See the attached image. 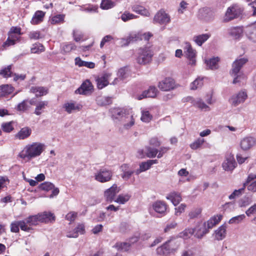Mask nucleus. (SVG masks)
<instances>
[{"instance_id":"f257e3e1","label":"nucleus","mask_w":256,"mask_h":256,"mask_svg":"<svg viewBox=\"0 0 256 256\" xmlns=\"http://www.w3.org/2000/svg\"><path fill=\"white\" fill-rule=\"evenodd\" d=\"M222 215L218 214L210 218L208 221L204 222H198L194 230V236L198 239H201L206 234H208L210 230L218 224L222 220Z\"/></svg>"},{"instance_id":"f03ea898","label":"nucleus","mask_w":256,"mask_h":256,"mask_svg":"<svg viewBox=\"0 0 256 256\" xmlns=\"http://www.w3.org/2000/svg\"><path fill=\"white\" fill-rule=\"evenodd\" d=\"M45 148L44 144L33 142L26 145L19 154L18 156L25 160H30L40 156Z\"/></svg>"},{"instance_id":"7ed1b4c3","label":"nucleus","mask_w":256,"mask_h":256,"mask_svg":"<svg viewBox=\"0 0 256 256\" xmlns=\"http://www.w3.org/2000/svg\"><path fill=\"white\" fill-rule=\"evenodd\" d=\"M248 61L247 58H242L235 60L232 64V68L230 72V76L234 78L232 83L244 84L246 80V76L240 71L242 68Z\"/></svg>"},{"instance_id":"20e7f679","label":"nucleus","mask_w":256,"mask_h":256,"mask_svg":"<svg viewBox=\"0 0 256 256\" xmlns=\"http://www.w3.org/2000/svg\"><path fill=\"white\" fill-rule=\"evenodd\" d=\"M152 56L149 48H141L138 50L136 61L139 64L144 65L151 62Z\"/></svg>"},{"instance_id":"39448f33","label":"nucleus","mask_w":256,"mask_h":256,"mask_svg":"<svg viewBox=\"0 0 256 256\" xmlns=\"http://www.w3.org/2000/svg\"><path fill=\"white\" fill-rule=\"evenodd\" d=\"M244 9L240 5L234 4L228 7L225 13L223 21L225 22L238 18L241 15Z\"/></svg>"},{"instance_id":"423d86ee","label":"nucleus","mask_w":256,"mask_h":256,"mask_svg":"<svg viewBox=\"0 0 256 256\" xmlns=\"http://www.w3.org/2000/svg\"><path fill=\"white\" fill-rule=\"evenodd\" d=\"M248 98V94L245 90L232 94L229 98L228 102L232 106L236 107L244 103Z\"/></svg>"},{"instance_id":"0eeeda50","label":"nucleus","mask_w":256,"mask_h":256,"mask_svg":"<svg viewBox=\"0 0 256 256\" xmlns=\"http://www.w3.org/2000/svg\"><path fill=\"white\" fill-rule=\"evenodd\" d=\"M112 176V172L106 168L100 169L94 175L95 179L100 182H105L110 181Z\"/></svg>"},{"instance_id":"6e6552de","label":"nucleus","mask_w":256,"mask_h":256,"mask_svg":"<svg viewBox=\"0 0 256 256\" xmlns=\"http://www.w3.org/2000/svg\"><path fill=\"white\" fill-rule=\"evenodd\" d=\"M256 144V138L253 136H247L240 141V147L244 151L250 150Z\"/></svg>"},{"instance_id":"1a4fd4ad","label":"nucleus","mask_w":256,"mask_h":256,"mask_svg":"<svg viewBox=\"0 0 256 256\" xmlns=\"http://www.w3.org/2000/svg\"><path fill=\"white\" fill-rule=\"evenodd\" d=\"M198 18L206 22H210L214 18V12L209 8H202L199 10Z\"/></svg>"},{"instance_id":"9d476101","label":"nucleus","mask_w":256,"mask_h":256,"mask_svg":"<svg viewBox=\"0 0 256 256\" xmlns=\"http://www.w3.org/2000/svg\"><path fill=\"white\" fill-rule=\"evenodd\" d=\"M152 208L157 214L161 216L166 214L168 209V205L162 200H156L152 204Z\"/></svg>"},{"instance_id":"9b49d317","label":"nucleus","mask_w":256,"mask_h":256,"mask_svg":"<svg viewBox=\"0 0 256 256\" xmlns=\"http://www.w3.org/2000/svg\"><path fill=\"white\" fill-rule=\"evenodd\" d=\"M111 76L112 74L110 72H104L98 76L96 78L98 88L101 90L107 86L109 84L108 80Z\"/></svg>"},{"instance_id":"f8f14e48","label":"nucleus","mask_w":256,"mask_h":256,"mask_svg":"<svg viewBox=\"0 0 256 256\" xmlns=\"http://www.w3.org/2000/svg\"><path fill=\"white\" fill-rule=\"evenodd\" d=\"M170 21V16L162 10L158 11L154 18V22L160 24H166L169 23Z\"/></svg>"},{"instance_id":"ddd939ff","label":"nucleus","mask_w":256,"mask_h":256,"mask_svg":"<svg viewBox=\"0 0 256 256\" xmlns=\"http://www.w3.org/2000/svg\"><path fill=\"white\" fill-rule=\"evenodd\" d=\"M93 90V86L88 80H85L80 88L76 89L75 93L76 94L87 95L90 94Z\"/></svg>"},{"instance_id":"4468645a","label":"nucleus","mask_w":256,"mask_h":256,"mask_svg":"<svg viewBox=\"0 0 256 256\" xmlns=\"http://www.w3.org/2000/svg\"><path fill=\"white\" fill-rule=\"evenodd\" d=\"M158 86L162 90L168 91L174 88L175 82L172 78H166L159 82Z\"/></svg>"},{"instance_id":"2eb2a0df","label":"nucleus","mask_w":256,"mask_h":256,"mask_svg":"<svg viewBox=\"0 0 256 256\" xmlns=\"http://www.w3.org/2000/svg\"><path fill=\"white\" fill-rule=\"evenodd\" d=\"M120 189L116 184H113L110 188L104 192V198L106 202H112L114 201V198L116 194L119 192Z\"/></svg>"},{"instance_id":"dca6fc26","label":"nucleus","mask_w":256,"mask_h":256,"mask_svg":"<svg viewBox=\"0 0 256 256\" xmlns=\"http://www.w3.org/2000/svg\"><path fill=\"white\" fill-rule=\"evenodd\" d=\"M19 228L22 230L28 232H30V228L28 226L25 225L24 221H16L12 222L10 224V230L12 232H18L20 230Z\"/></svg>"},{"instance_id":"f3484780","label":"nucleus","mask_w":256,"mask_h":256,"mask_svg":"<svg viewBox=\"0 0 256 256\" xmlns=\"http://www.w3.org/2000/svg\"><path fill=\"white\" fill-rule=\"evenodd\" d=\"M130 75V72L128 67H124L119 69L118 72V78H115L112 82V84H118L119 80H124L126 79Z\"/></svg>"},{"instance_id":"a211bd4d","label":"nucleus","mask_w":256,"mask_h":256,"mask_svg":"<svg viewBox=\"0 0 256 256\" xmlns=\"http://www.w3.org/2000/svg\"><path fill=\"white\" fill-rule=\"evenodd\" d=\"M112 116L114 118L122 119L129 112V110L119 108H112L110 110Z\"/></svg>"},{"instance_id":"6ab92c4d","label":"nucleus","mask_w":256,"mask_h":256,"mask_svg":"<svg viewBox=\"0 0 256 256\" xmlns=\"http://www.w3.org/2000/svg\"><path fill=\"white\" fill-rule=\"evenodd\" d=\"M236 163L232 156L226 157L222 164L223 169L226 171L232 170L236 166Z\"/></svg>"},{"instance_id":"aec40b11","label":"nucleus","mask_w":256,"mask_h":256,"mask_svg":"<svg viewBox=\"0 0 256 256\" xmlns=\"http://www.w3.org/2000/svg\"><path fill=\"white\" fill-rule=\"evenodd\" d=\"M246 34L248 40L256 42V22L246 27Z\"/></svg>"},{"instance_id":"412c9836","label":"nucleus","mask_w":256,"mask_h":256,"mask_svg":"<svg viewBox=\"0 0 256 256\" xmlns=\"http://www.w3.org/2000/svg\"><path fill=\"white\" fill-rule=\"evenodd\" d=\"M39 222H49L55 220L54 214L50 212H45L37 214Z\"/></svg>"},{"instance_id":"4be33fe9","label":"nucleus","mask_w":256,"mask_h":256,"mask_svg":"<svg viewBox=\"0 0 256 256\" xmlns=\"http://www.w3.org/2000/svg\"><path fill=\"white\" fill-rule=\"evenodd\" d=\"M158 91L155 86H150L148 90H144L138 96L139 100L145 98H154L156 96Z\"/></svg>"},{"instance_id":"5701e85b","label":"nucleus","mask_w":256,"mask_h":256,"mask_svg":"<svg viewBox=\"0 0 256 256\" xmlns=\"http://www.w3.org/2000/svg\"><path fill=\"white\" fill-rule=\"evenodd\" d=\"M85 232V228L84 224H80L74 229L72 232H70L67 233L66 236L68 238H76L79 234H82Z\"/></svg>"},{"instance_id":"b1692460","label":"nucleus","mask_w":256,"mask_h":256,"mask_svg":"<svg viewBox=\"0 0 256 256\" xmlns=\"http://www.w3.org/2000/svg\"><path fill=\"white\" fill-rule=\"evenodd\" d=\"M186 54L187 58L189 60V64L194 65L196 64V50L192 49L190 44H186Z\"/></svg>"},{"instance_id":"393cba45","label":"nucleus","mask_w":256,"mask_h":256,"mask_svg":"<svg viewBox=\"0 0 256 256\" xmlns=\"http://www.w3.org/2000/svg\"><path fill=\"white\" fill-rule=\"evenodd\" d=\"M31 128L29 127L26 126L22 128L15 135V137L19 140H24L29 137L31 134Z\"/></svg>"},{"instance_id":"a878e982","label":"nucleus","mask_w":256,"mask_h":256,"mask_svg":"<svg viewBox=\"0 0 256 256\" xmlns=\"http://www.w3.org/2000/svg\"><path fill=\"white\" fill-rule=\"evenodd\" d=\"M226 226L222 224L214 231V236L217 240H222L226 236Z\"/></svg>"},{"instance_id":"bb28decb","label":"nucleus","mask_w":256,"mask_h":256,"mask_svg":"<svg viewBox=\"0 0 256 256\" xmlns=\"http://www.w3.org/2000/svg\"><path fill=\"white\" fill-rule=\"evenodd\" d=\"M30 91L35 94L36 97H38L46 95L48 93V90L46 87L34 86L31 87Z\"/></svg>"},{"instance_id":"cd10ccee","label":"nucleus","mask_w":256,"mask_h":256,"mask_svg":"<svg viewBox=\"0 0 256 256\" xmlns=\"http://www.w3.org/2000/svg\"><path fill=\"white\" fill-rule=\"evenodd\" d=\"M124 121V128L126 130L130 129L132 126L135 122V120L133 116L130 114L129 112L126 115L122 118Z\"/></svg>"},{"instance_id":"c85d7f7f","label":"nucleus","mask_w":256,"mask_h":256,"mask_svg":"<svg viewBox=\"0 0 256 256\" xmlns=\"http://www.w3.org/2000/svg\"><path fill=\"white\" fill-rule=\"evenodd\" d=\"M167 200H170L174 206L178 205L182 200V198L178 192H172L166 196Z\"/></svg>"},{"instance_id":"c756f323","label":"nucleus","mask_w":256,"mask_h":256,"mask_svg":"<svg viewBox=\"0 0 256 256\" xmlns=\"http://www.w3.org/2000/svg\"><path fill=\"white\" fill-rule=\"evenodd\" d=\"M242 33L243 30L240 27H234L228 30L229 35L236 40L239 39L242 37Z\"/></svg>"},{"instance_id":"7c9ffc66","label":"nucleus","mask_w":256,"mask_h":256,"mask_svg":"<svg viewBox=\"0 0 256 256\" xmlns=\"http://www.w3.org/2000/svg\"><path fill=\"white\" fill-rule=\"evenodd\" d=\"M22 221H24L26 226H28L30 228V231L32 230V226H36L39 222L37 214L30 216Z\"/></svg>"},{"instance_id":"2f4dec72","label":"nucleus","mask_w":256,"mask_h":256,"mask_svg":"<svg viewBox=\"0 0 256 256\" xmlns=\"http://www.w3.org/2000/svg\"><path fill=\"white\" fill-rule=\"evenodd\" d=\"M172 252V250L168 244V242H166L161 246L156 249V252L161 256H168Z\"/></svg>"},{"instance_id":"473e14b6","label":"nucleus","mask_w":256,"mask_h":256,"mask_svg":"<svg viewBox=\"0 0 256 256\" xmlns=\"http://www.w3.org/2000/svg\"><path fill=\"white\" fill-rule=\"evenodd\" d=\"M8 36L6 42L4 44V46L14 45L16 42L20 41V36L10 32H8Z\"/></svg>"},{"instance_id":"72a5a7b5","label":"nucleus","mask_w":256,"mask_h":256,"mask_svg":"<svg viewBox=\"0 0 256 256\" xmlns=\"http://www.w3.org/2000/svg\"><path fill=\"white\" fill-rule=\"evenodd\" d=\"M45 12L41 10H38L32 18L30 21L32 24H37L42 22Z\"/></svg>"},{"instance_id":"f704fd0d","label":"nucleus","mask_w":256,"mask_h":256,"mask_svg":"<svg viewBox=\"0 0 256 256\" xmlns=\"http://www.w3.org/2000/svg\"><path fill=\"white\" fill-rule=\"evenodd\" d=\"M210 36L209 34H204L196 36L194 37V42L199 46H201Z\"/></svg>"},{"instance_id":"c9c22d12","label":"nucleus","mask_w":256,"mask_h":256,"mask_svg":"<svg viewBox=\"0 0 256 256\" xmlns=\"http://www.w3.org/2000/svg\"><path fill=\"white\" fill-rule=\"evenodd\" d=\"M75 64L80 67L85 66L90 68H93L95 66V64L92 62H86L82 60L79 57H77L74 60Z\"/></svg>"},{"instance_id":"e433bc0d","label":"nucleus","mask_w":256,"mask_h":256,"mask_svg":"<svg viewBox=\"0 0 256 256\" xmlns=\"http://www.w3.org/2000/svg\"><path fill=\"white\" fill-rule=\"evenodd\" d=\"M132 10L138 14L149 16L150 14L148 10L142 6L136 4L132 6Z\"/></svg>"},{"instance_id":"4c0bfd02","label":"nucleus","mask_w":256,"mask_h":256,"mask_svg":"<svg viewBox=\"0 0 256 256\" xmlns=\"http://www.w3.org/2000/svg\"><path fill=\"white\" fill-rule=\"evenodd\" d=\"M14 88L8 84L2 85L0 86V97L5 96L12 93Z\"/></svg>"},{"instance_id":"58836bf2","label":"nucleus","mask_w":256,"mask_h":256,"mask_svg":"<svg viewBox=\"0 0 256 256\" xmlns=\"http://www.w3.org/2000/svg\"><path fill=\"white\" fill-rule=\"evenodd\" d=\"M192 103L194 106H196L201 110H210V107L206 105L200 98H198L196 100H192Z\"/></svg>"},{"instance_id":"ea45409f","label":"nucleus","mask_w":256,"mask_h":256,"mask_svg":"<svg viewBox=\"0 0 256 256\" xmlns=\"http://www.w3.org/2000/svg\"><path fill=\"white\" fill-rule=\"evenodd\" d=\"M113 247L118 251L127 252L130 247V244L128 242H118Z\"/></svg>"},{"instance_id":"a19ab883","label":"nucleus","mask_w":256,"mask_h":256,"mask_svg":"<svg viewBox=\"0 0 256 256\" xmlns=\"http://www.w3.org/2000/svg\"><path fill=\"white\" fill-rule=\"evenodd\" d=\"M219 61L220 58L218 57H214L206 60V63L210 69L216 70L218 68V62Z\"/></svg>"},{"instance_id":"79ce46f5","label":"nucleus","mask_w":256,"mask_h":256,"mask_svg":"<svg viewBox=\"0 0 256 256\" xmlns=\"http://www.w3.org/2000/svg\"><path fill=\"white\" fill-rule=\"evenodd\" d=\"M96 101L97 104L100 106L108 105L112 102V98L108 96H98Z\"/></svg>"},{"instance_id":"37998d69","label":"nucleus","mask_w":256,"mask_h":256,"mask_svg":"<svg viewBox=\"0 0 256 256\" xmlns=\"http://www.w3.org/2000/svg\"><path fill=\"white\" fill-rule=\"evenodd\" d=\"M194 233V230L192 228H188L179 233L178 236L186 240L190 238Z\"/></svg>"},{"instance_id":"c03bdc74","label":"nucleus","mask_w":256,"mask_h":256,"mask_svg":"<svg viewBox=\"0 0 256 256\" xmlns=\"http://www.w3.org/2000/svg\"><path fill=\"white\" fill-rule=\"evenodd\" d=\"M76 48V46L74 43H64L62 46V52L63 54L68 53L72 50H75Z\"/></svg>"},{"instance_id":"a18cd8bd","label":"nucleus","mask_w":256,"mask_h":256,"mask_svg":"<svg viewBox=\"0 0 256 256\" xmlns=\"http://www.w3.org/2000/svg\"><path fill=\"white\" fill-rule=\"evenodd\" d=\"M246 214L248 217L254 216L252 221L256 224V204L250 206L246 211Z\"/></svg>"},{"instance_id":"49530a36","label":"nucleus","mask_w":256,"mask_h":256,"mask_svg":"<svg viewBox=\"0 0 256 256\" xmlns=\"http://www.w3.org/2000/svg\"><path fill=\"white\" fill-rule=\"evenodd\" d=\"M150 167L148 160L146 162H142L140 164V168L135 170V174L138 175L141 172L150 169Z\"/></svg>"},{"instance_id":"de8ad7c7","label":"nucleus","mask_w":256,"mask_h":256,"mask_svg":"<svg viewBox=\"0 0 256 256\" xmlns=\"http://www.w3.org/2000/svg\"><path fill=\"white\" fill-rule=\"evenodd\" d=\"M29 108L28 100H24L22 102L19 103L16 108L18 111L24 112L28 110Z\"/></svg>"},{"instance_id":"09e8293b","label":"nucleus","mask_w":256,"mask_h":256,"mask_svg":"<svg viewBox=\"0 0 256 256\" xmlns=\"http://www.w3.org/2000/svg\"><path fill=\"white\" fill-rule=\"evenodd\" d=\"M48 104V101H41L36 105V108L34 110V114L37 116H40L42 114L41 110L45 108Z\"/></svg>"},{"instance_id":"8fccbe9b","label":"nucleus","mask_w":256,"mask_h":256,"mask_svg":"<svg viewBox=\"0 0 256 256\" xmlns=\"http://www.w3.org/2000/svg\"><path fill=\"white\" fill-rule=\"evenodd\" d=\"M30 51L33 54H40L44 51V47L42 44L36 43L32 44Z\"/></svg>"},{"instance_id":"3c124183","label":"nucleus","mask_w":256,"mask_h":256,"mask_svg":"<svg viewBox=\"0 0 256 256\" xmlns=\"http://www.w3.org/2000/svg\"><path fill=\"white\" fill-rule=\"evenodd\" d=\"M204 78L198 77L190 84V88L195 90L202 86Z\"/></svg>"},{"instance_id":"603ef678","label":"nucleus","mask_w":256,"mask_h":256,"mask_svg":"<svg viewBox=\"0 0 256 256\" xmlns=\"http://www.w3.org/2000/svg\"><path fill=\"white\" fill-rule=\"evenodd\" d=\"M115 2L110 0H102L100 8L103 10H108L115 6Z\"/></svg>"},{"instance_id":"864d4df0","label":"nucleus","mask_w":256,"mask_h":256,"mask_svg":"<svg viewBox=\"0 0 256 256\" xmlns=\"http://www.w3.org/2000/svg\"><path fill=\"white\" fill-rule=\"evenodd\" d=\"M130 196L128 194H121L118 196L114 202L120 204H124L130 200Z\"/></svg>"},{"instance_id":"5fc2aeb1","label":"nucleus","mask_w":256,"mask_h":256,"mask_svg":"<svg viewBox=\"0 0 256 256\" xmlns=\"http://www.w3.org/2000/svg\"><path fill=\"white\" fill-rule=\"evenodd\" d=\"M146 154L148 158H155L158 154V149L152 148L150 146L146 147Z\"/></svg>"},{"instance_id":"6e6d98bb","label":"nucleus","mask_w":256,"mask_h":256,"mask_svg":"<svg viewBox=\"0 0 256 256\" xmlns=\"http://www.w3.org/2000/svg\"><path fill=\"white\" fill-rule=\"evenodd\" d=\"M64 108H65V110L68 114L72 113L73 110L80 109V106H76L74 103H66L64 105Z\"/></svg>"},{"instance_id":"4d7b16f0","label":"nucleus","mask_w":256,"mask_h":256,"mask_svg":"<svg viewBox=\"0 0 256 256\" xmlns=\"http://www.w3.org/2000/svg\"><path fill=\"white\" fill-rule=\"evenodd\" d=\"M152 116L150 114L148 110H143L142 111L141 120L144 122H149L152 119Z\"/></svg>"},{"instance_id":"13d9d810","label":"nucleus","mask_w":256,"mask_h":256,"mask_svg":"<svg viewBox=\"0 0 256 256\" xmlns=\"http://www.w3.org/2000/svg\"><path fill=\"white\" fill-rule=\"evenodd\" d=\"M64 14H57L52 17L50 20L52 24H59L64 22Z\"/></svg>"},{"instance_id":"bf43d9fd","label":"nucleus","mask_w":256,"mask_h":256,"mask_svg":"<svg viewBox=\"0 0 256 256\" xmlns=\"http://www.w3.org/2000/svg\"><path fill=\"white\" fill-rule=\"evenodd\" d=\"M246 218V216L244 214H240L231 218L228 223L230 224H237L242 222Z\"/></svg>"},{"instance_id":"052dcab7","label":"nucleus","mask_w":256,"mask_h":256,"mask_svg":"<svg viewBox=\"0 0 256 256\" xmlns=\"http://www.w3.org/2000/svg\"><path fill=\"white\" fill-rule=\"evenodd\" d=\"M245 188H244L243 186L242 188L234 190L233 192L229 196V199L233 200L240 196L244 193Z\"/></svg>"},{"instance_id":"680f3d73","label":"nucleus","mask_w":256,"mask_h":256,"mask_svg":"<svg viewBox=\"0 0 256 256\" xmlns=\"http://www.w3.org/2000/svg\"><path fill=\"white\" fill-rule=\"evenodd\" d=\"M251 200L250 198L248 197L244 196L239 200L238 204L240 208H243L249 206Z\"/></svg>"},{"instance_id":"e2e57ef3","label":"nucleus","mask_w":256,"mask_h":256,"mask_svg":"<svg viewBox=\"0 0 256 256\" xmlns=\"http://www.w3.org/2000/svg\"><path fill=\"white\" fill-rule=\"evenodd\" d=\"M204 140L202 138H199L190 144V147L192 150H196L199 148L204 143Z\"/></svg>"},{"instance_id":"0e129e2a","label":"nucleus","mask_w":256,"mask_h":256,"mask_svg":"<svg viewBox=\"0 0 256 256\" xmlns=\"http://www.w3.org/2000/svg\"><path fill=\"white\" fill-rule=\"evenodd\" d=\"M12 122L3 123L2 124V128L6 132H10L14 130Z\"/></svg>"},{"instance_id":"69168bd1","label":"nucleus","mask_w":256,"mask_h":256,"mask_svg":"<svg viewBox=\"0 0 256 256\" xmlns=\"http://www.w3.org/2000/svg\"><path fill=\"white\" fill-rule=\"evenodd\" d=\"M54 188V184L52 182H46L40 186V188L45 191H49Z\"/></svg>"},{"instance_id":"338daca9","label":"nucleus","mask_w":256,"mask_h":256,"mask_svg":"<svg viewBox=\"0 0 256 256\" xmlns=\"http://www.w3.org/2000/svg\"><path fill=\"white\" fill-rule=\"evenodd\" d=\"M137 16L128 12H124L121 16V18L124 22H127L129 20L136 18Z\"/></svg>"},{"instance_id":"774afa93","label":"nucleus","mask_w":256,"mask_h":256,"mask_svg":"<svg viewBox=\"0 0 256 256\" xmlns=\"http://www.w3.org/2000/svg\"><path fill=\"white\" fill-rule=\"evenodd\" d=\"M195 250L194 248H188L184 250L181 254V256H195Z\"/></svg>"}]
</instances>
